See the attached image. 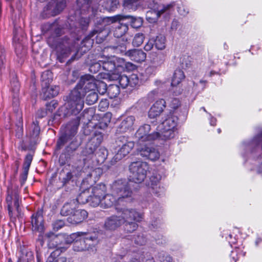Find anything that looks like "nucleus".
Returning <instances> with one entry per match:
<instances>
[{
  "instance_id": "nucleus-1",
  "label": "nucleus",
  "mask_w": 262,
  "mask_h": 262,
  "mask_svg": "<svg viewBox=\"0 0 262 262\" xmlns=\"http://www.w3.org/2000/svg\"><path fill=\"white\" fill-rule=\"evenodd\" d=\"M94 77L90 75L82 76L76 87L72 91L68 102V108L72 114L77 115L84 106L83 98L86 96V103L92 105L97 102L98 94Z\"/></svg>"
},
{
  "instance_id": "nucleus-2",
  "label": "nucleus",
  "mask_w": 262,
  "mask_h": 262,
  "mask_svg": "<svg viewBox=\"0 0 262 262\" xmlns=\"http://www.w3.org/2000/svg\"><path fill=\"white\" fill-rule=\"evenodd\" d=\"M112 190L113 194L106 193L101 199L99 205L101 207L108 208L123 202H131L133 200V192L125 180H118L114 182L112 185Z\"/></svg>"
},
{
  "instance_id": "nucleus-3",
  "label": "nucleus",
  "mask_w": 262,
  "mask_h": 262,
  "mask_svg": "<svg viewBox=\"0 0 262 262\" xmlns=\"http://www.w3.org/2000/svg\"><path fill=\"white\" fill-rule=\"evenodd\" d=\"M82 189L83 190L77 197V201L81 204L89 203L90 205L94 207L99 206L101 199L106 193V185L103 183Z\"/></svg>"
},
{
  "instance_id": "nucleus-4",
  "label": "nucleus",
  "mask_w": 262,
  "mask_h": 262,
  "mask_svg": "<svg viewBox=\"0 0 262 262\" xmlns=\"http://www.w3.org/2000/svg\"><path fill=\"white\" fill-rule=\"evenodd\" d=\"M117 215L125 231L132 232L138 228L137 222L142 219V214L134 208L116 207Z\"/></svg>"
},
{
  "instance_id": "nucleus-5",
  "label": "nucleus",
  "mask_w": 262,
  "mask_h": 262,
  "mask_svg": "<svg viewBox=\"0 0 262 262\" xmlns=\"http://www.w3.org/2000/svg\"><path fill=\"white\" fill-rule=\"evenodd\" d=\"M61 32L60 29H56L55 30L56 36L53 34L49 36L47 39V42L50 47L56 51L58 55L64 57L73 50L74 44L73 40L67 37L59 38V36Z\"/></svg>"
},
{
  "instance_id": "nucleus-6",
  "label": "nucleus",
  "mask_w": 262,
  "mask_h": 262,
  "mask_svg": "<svg viewBox=\"0 0 262 262\" xmlns=\"http://www.w3.org/2000/svg\"><path fill=\"white\" fill-rule=\"evenodd\" d=\"M123 63V59L118 58L116 56H101L97 62L90 67V70L92 71L93 68L99 69L102 67L109 74H117L122 67Z\"/></svg>"
},
{
  "instance_id": "nucleus-7",
  "label": "nucleus",
  "mask_w": 262,
  "mask_h": 262,
  "mask_svg": "<svg viewBox=\"0 0 262 262\" xmlns=\"http://www.w3.org/2000/svg\"><path fill=\"white\" fill-rule=\"evenodd\" d=\"M74 234H77L73 242V250L75 251L81 252L88 250L98 242V236L96 233L79 232Z\"/></svg>"
},
{
  "instance_id": "nucleus-8",
  "label": "nucleus",
  "mask_w": 262,
  "mask_h": 262,
  "mask_svg": "<svg viewBox=\"0 0 262 262\" xmlns=\"http://www.w3.org/2000/svg\"><path fill=\"white\" fill-rule=\"evenodd\" d=\"M176 5V4L174 2L166 5H158L157 7L147 12L146 19L150 23L156 22L161 16L167 19L171 15Z\"/></svg>"
},
{
  "instance_id": "nucleus-9",
  "label": "nucleus",
  "mask_w": 262,
  "mask_h": 262,
  "mask_svg": "<svg viewBox=\"0 0 262 262\" xmlns=\"http://www.w3.org/2000/svg\"><path fill=\"white\" fill-rule=\"evenodd\" d=\"M178 121V117L173 113L162 122L158 126L161 139L166 140L174 137Z\"/></svg>"
},
{
  "instance_id": "nucleus-10",
  "label": "nucleus",
  "mask_w": 262,
  "mask_h": 262,
  "mask_svg": "<svg viewBox=\"0 0 262 262\" xmlns=\"http://www.w3.org/2000/svg\"><path fill=\"white\" fill-rule=\"evenodd\" d=\"M149 166L146 162L137 161L132 162L129 165L130 180L136 183H140L146 177Z\"/></svg>"
},
{
  "instance_id": "nucleus-11",
  "label": "nucleus",
  "mask_w": 262,
  "mask_h": 262,
  "mask_svg": "<svg viewBox=\"0 0 262 262\" xmlns=\"http://www.w3.org/2000/svg\"><path fill=\"white\" fill-rule=\"evenodd\" d=\"M102 140V134L99 132H95L83 149L82 156L91 159L93 158L95 151L99 147Z\"/></svg>"
},
{
  "instance_id": "nucleus-12",
  "label": "nucleus",
  "mask_w": 262,
  "mask_h": 262,
  "mask_svg": "<svg viewBox=\"0 0 262 262\" xmlns=\"http://www.w3.org/2000/svg\"><path fill=\"white\" fill-rule=\"evenodd\" d=\"M116 144L119 147L114 157L116 161H120L127 156L134 147V142L128 141L125 136H121L116 140Z\"/></svg>"
},
{
  "instance_id": "nucleus-13",
  "label": "nucleus",
  "mask_w": 262,
  "mask_h": 262,
  "mask_svg": "<svg viewBox=\"0 0 262 262\" xmlns=\"http://www.w3.org/2000/svg\"><path fill=\"white\" fill-rule=\"evenodd\" d=\"M80 119V117H76L67 124L64 134L57 141V146L58 148H60L65 142L68 140L71 139L77 134Z\"/></svg>"
},
{
  "instance_id": "nucleus-14",
  "label": "nucleus",
  "mask_w": 262,
  "mask_h": 262,
  "mask_svg": "<svg viewBox=\"0 0 262 262\" xmlns=\"http://www.w3.org/2000/svg\"><path fill=\"white\" fill-rule=\"evenodd\" d=\"M150 129V125L147 124L139 127L135 134V136L140 143L152 141L156 139H160L159 132H154L149 133Z\"/></svg>"
},
{
  "instance_id": "nucleus-15",
  "label": "nucleus",
  "mask_w": 262,
  "mask_h": 262,
  "mask_svg": "<svg viewBox=\"0 0 262 262\" xmlns=\"http://www.w3.org/2000/svg\"><path fill=\"white\" fill-rule=\"evenodd\" d=\"M8 204L9 215L11 220H15L16 216L20 215L19 208V196L16 192L10 195L8 194L6 198Z\"/></svg>"
},
{
  "instance_id": "nucleus-16",
  "label": "nucleus",
  "mask_w": 262,
  "mask_h": 262,
  "mask_svg": "<svg viewBox=\"0 0 262 262\" xmlns=\"http://www.w3.org/2000/svg\"><path fill=\"white\" fill-rule=\"evenodd\" d=\"M139 155L152 161H156L160 157L159 151L154 147L146 145L141 146L137 149Z\"/></svg>"
},
{
  "instance_id": "nucleus-17",
  "label": "nucleus",
  "mask_w": 262,
  "mask_h": 262,
  "mask_svg": "<svg viewBox=\"0 0 262 262\" xmlns=\"http://www.w3.org/2000/svg\"><path fill=\"white\" fill-rule=\"evenodd\" d=\"M76 235V234L71 235L61 234L53 235L58 245H59V251L61 252L65 251L68 248L69 245L75 240Z\"/></svg>"
},
{
  "instance_id": "nucleus-18",
  "label": "nucleus",
  "mask_w": 262,
  "mask_h": 262,
  "mask_svg": "<svg viewBox=\"0 0 262 262\" xmlns=\"http://www.w3.org/2000/svg\"><path fill=\"white\" fill-rule=\"evenodd\" d=\"M135 120V117L133 116L123 118L117 128V133H123L133 130Z\"/></svg>"
},
{
  "instance_id": "nucleus-19",
  "label": "nucleus",
  "mask_w": 262,
  "mask_h": 262,
  "mask_svg": "<svg viewBox=\"0 0 262 262\" xmlns=\"http://www.w3.org/2000/svg\"><path fill=\"white\" fill-rule=\"evenodd\" d=\"M102 173V169L100 168L92 169L87 174V177L81 183V188H85L89 185H91L98 179Z\"/></svg>"
},
{
  "instance_id": "nucleus-20",
  "label": "nucleus",
  "mask_w": 262,
  "mask_h": 262,
  "mask_svg": "<svg viewBox=\"0 0 262 262\" xmlns=\"http://www.w3.org/2000/svg\"><path fill=\"white\" fill-rule=\"evenodd\" d=\"M122 225V224L118 215H112L106 218L103 227L105 230L113 231Z\"/></svg>"
},
{
  "instance_id": "nucleus-21",
  "label": "nucleus",
  "mask_w": 262,
  "mask_h": 262,
  "mask_svg": "<svg viewBox=\"0 0 262 262\" xmlns=\"http://www.w3.org/2000/svg\"><path fill=\"white\" fill-rule=\"evenodd\" d=\"M32 225L34 231L41 232L43 231V219L42 210H38L32 216Z\"/></svg>"
},
{
  "instance_id": "nucleus-22",
  "label": "nucleus",
  "mask_w": 262,
  "mask_h": 262,
  "mask_svg": "<svg viewBox=\"0 0 262 262\" xmlns=\"http://www.w3.org/2000/svg\"><path fill=\"white\" fill-rule=\"evenodd\" d=\"M166 102L163 99L157 100L151 107L148 112V117L150 118H155L159 116L165 107Z\"/></svg>"
},
{
  "instance_id": "nucleus-23",
  "label": "nucleus",
  "mask_w": 262,
  "mask_h": 262,
  "mask_svg": "<svg viewBox=\"0 0 262 262\" xmlns=\"http://www.w3.org/2000/svg\"><path fill=\"white\" fill-rule=\"evenodd\" d=\"M87 216L88 213L85 210H77L67 219V221L71 224L76 225L81 223Z\"/></svg>"
},
{
  "instance_id": "nucleus-24",
  "label": "nucleus",
  "mask_w": 262,
  "mask_h": 262,
  "mask_svg": "<svg viewBox=\"0 0 262 262\" xmlns=\"http://www.w3.org/2000/svg\"><path fill=\"white\" fill-rule=\"evenodd\" d=\"M125 55L128 56L132 60L137 62L144 61L146 58V54L139 49L129 50L125 52Z\"/></svg>"
},
{
  "instance_id": "nucleus-25",
  "label": "nucleus",
  "mask_w": 262,
  "mask_h": 262,
  "mask_svg": "<svg viewBox=\"0 0 262 262\" xmlns=\"http://www.w3.org/2000/svg\"><path fill=\"white\" fill-rule=\"evenodd\" d=\"M78 203H80L77 201V198L76 200H73L66 203L61 209V215L62 216H71L74 212Z\"/></svg>"
},
{
  "instance_id": "nucleus-26",
  "label": "nucleus",
  "mask_w": 262,
  "mask_h": 262,
  "mask_svg": "<svg viewBox=\"0 0 262 262\" xmlns=\"http://www.w3.org/2000/svg\"><path fill=\"white\" fill-rule=\"evenodd\" d=\"M161 179V175L156 172H154L152 175L150 177L148 186L153 193L160 192L159 191H157V188L160 189L161 191H163V187H161L160 185V181Z\"/></svg>"
},
{
  "instance_id": "nucleus-27",
  "label": "nucleus",
  "mask_w": 262,
  "mask_h": 262,
  "mask_svg": "<svg viewBox=\"0 0 262 262\" xmlns=\"http://www.w3.org/2000/svg\"><path fill=\"white\" fill-rule=\"evenodd\" d=\"M184 78L185 75L183 71L180 69H177L175 70L172 78L171 85L173 86H177Z\"/></svg>"
},
{
  "instance_id": "nucleus-28",
  "label": "nucleus",
  "mask_w": 262,
  "mask_h": 262,
  "mask_svg": "<svg viewBox=\"0 0 262 262\" xmlns=\"http://www.w3.org/2000/svg\"><path fill=\"white\" fill-rule=\"evenodd\" d=\"M150 61L155 66L161 65L164 61V55L161 53L152 52L150 54Z\"/></svg>"
},
{
  "instance_id": "nucleus-29",
  "label": "nucleus",
  "mask_w": 262,
  "mask_h": 262,
  "mask_svg": "<svg viewBox=\"0 0 262 262\" xmlns=\"http://www.w3.org/2000/svg\"><path fill=\"white\" fill-rule=\"evenodd\" d=\"M128 29V26L125 24L119 23L115 27L114 34L115 37L119 38L124 35Z\"/></svg>"
},
{
  "instance_id": "nucleus-30",
  "label": "nucleus",
  "mask_w": 262,
  "mask_h": 262,
  "mask_svg": "<svg viewBox=\"0 0 262 262\" xmlns=\"http://www.w3.org/2000/svg\"><path fill=\"white\" fill-rule=\"evenodd\" d=\"M107 151L104 147H100L95 151L94 157L96 158L98 163H103L105 160L107 156Z\"/></svg>"
},
{
  "instance_id": "nucleus-31",
  "label": "nucleus",
  "mask_w": 262,
  "mask_h": 262,
  "mask_svg": "<svg viewBox=\"0 0 262 262\" xmlns=\"http://www.w3.org/2000/svg\"><path fill=\"white\" fill-rule=\"evenodd\" d=\"M122 19V16L120 15H116L113 17H106L100 18L101 25L102 26H105L110 25L112 23H115L117 20H121Z\"/></svg>"
},
{
  "instance_id": "nucleus-32",
  "label": "nucleus",
  "mask_w": 262,
  "mask_h": 262,
  "mask_svg": "<svg viewBox=\"0 0 262 262\" xmlns=\"http://www.w3.org/2000/svg\"><path fill=\"white\" fill-rule=\"evenodd\" d=\"M46 89H43V91L47 97H54L57 96L59 93V87L56 85L49 86V85L45 86Z\"/></svg>"
},
{
  "instance_id": "nucleus-33",
  "label": "nucleus",
  "mask_w": 262,
  "mask_h": 262,
  "mask_svg": "<svg viewBox=\"0 0 262 262\" xmlns=\"http://www.w3.org/2000/svg\"><path fill=\"white\" fill-rule=\"evenodd\" d=\"M141 2L140 0H124V7L129 10H136L140 5Z\"/></svg>"
},
{
  "instance_id": "nucleus-34",
  "label": "nucleus",
  "mask_w": 262,
  "mask_h": 262,
  "mask_svg": "<svg viewBox=\"0 0 262 262\" xmlns=\"http://www.w3.org/2000/svg\"><path fill=\"white\" fill-rule=\"evenodd\" d=\"M129 18L130 19V25L134 28H139L142 25V19L141 17H135L130 15L122 16V19Z\"/></svg>"
},
{
  "instance_id": "nucleus-35",
  "label": "nucleus",
  "mask_w": 262,
  "mask_h": 262,
  "mask_svg": "<svg viewBox=\"0 0 262 262\" xmlns=\"http://www.w3.org/2000/svg\"><path fill=\"white\" fill-rule=\"evenodd\" d=\"M107 95L111 99L114 98L120 94V88L116 84H111L107 87Z\"/></svg>"
},
{
  "instance_id": "nucleus-36",
  "label": "nucleus",
  "mask_w": 262,
  "mask_h": 262,
  "mask_svg": "<svg viewBox=\"0 0 262 262\" xmlns=\"http://www.w3.org/2000/svg\"><path fill=\"white\" fill-rule=\"evenodd\" d=\"M166 38L163 35H159L157 36L155 40L156 48L158 50H163L165 48Z\"/></svg>"
},
{
  "instance_id": "nucleus-37",
  "label": "nucleus",
  "mask_w": 262,
  "mask_h": 262,
  "mask_svg": "<svg viewBox=\"0 0 262 262\" xmlns=\"http://www.w3.org/2000/svg\"><path fill=\"white\" fill-rule=\"evenodd\" d=\"M52 80V73L50 71H45L41 76V80L42 85L47 86Z\"/></svg>"
},
{
  "instance_id": "nucleus-38",
  "label": "nucleus",
  "mask_w": 262,
  "mask_h": 262,
  "mask_svg": "<svg viewBox=\"0 0 262 262\" xmlns=\"http://www.w3.org/2000/svg\"><path fill=\"white\" fill-rule=\"evenodd\" d=\"M53 235L54 234L52 233H49L46 234V236L50 238L48 242V247L50 249H56L57 251H59V245H58Z\"/></svg>"
},
{
  "instance_id": "nucleus-39",
  "label": "nucleus",
  "mask_w": 262,
  "mask_h": 262,
  "mask_svg": "<svg viewBox=\"0 0 262 262\" xmlns=\"http://www.w3.org/2000/svg\"><path fill=\"white\" fill-rule=\"evenodd\" d=\"M145 37L143 33H137L133 40L132 44L133 46L138 47L140 46L143 42Z\"/></svg>"
},
{
  "instance_id": "nucleus-40",
  "label": "nucleus",
  "mask_w": 262,
  "mask_h": 262,
  "mask_svg": "<svg viewBox=\"0 0 262 262\" xmlns=\"http://www.w3.org/2000/svg\"><path fill=\"white\" fill-rule=\"evenodd\" d=\"M40 132V127L38 126V122L34 121L33 122L30 128V134L32 138H35L39 135Z\"/></svg>"
},
{
  "instance_id": "nucleus-41",
  "label": "nucleus",
  "mask_w": 262,
  "mask_h": 262,
  "mask_svg": "<svg viewBox=\"0 0 262 262\" xmlns=\"http://www.w3.org/2000/svg\"><path fill=\"white\" fill-rule=\"evenodd\" d=\"M180 63L183 68H189L191 64V58L187 55H184L180 58Z\"/></svg>"
},
{
  "instance_id": "nucleus-42",
  "label": "nucleus",
  "mask_w": 262,
  "mask_h": 262,
  "mask_svg": "<svg viewBox=\"0 0 262 262\" xmlns=\"http://www.w3.org/2000/svg\"><path fill=\"white\" fill-rule=\"evenodd\" d=\"M21 255L20 256V260L24 262H28L33 258V255L31 251H28L25 249L21 251Z\"/></svg>"
},
{
  "instance_id": "nucleus-43",
  "label": "nucleus",
  "mask_w": 262,
  "mask_h": 262,
  "mask_svg": "<svg viewBox=\"0 0 262 262\" xmlns=\"http://www.w3.org/2000/svg\"><path fill=\"white\" fill-rule=\"evenodd\" d=\"M11 91L14 93V99H15L16 101V105H17V99L16 98L17 96L19 90V84L18 81L16 79H14L13 81H11Z\"/></svg>"
},
{
  "instance_id": "nucleus-44",
  "label": "nucleus",
  "mask_w": 262,
  "mask_h": 262,
  "mask_svg": "<svg viewBox=\"0 0 262 262\" xmlns=\"http://www.w3.org/2000/svg\"><path fill=\"white\" fill-rule=\"evenodd\" d=\"M118 41V44L117 46H113V48L116 49L117 52L123 53L126 51V41H124L123 39H119Z\"/></svg>"
},
{
  "instance_id": "nucleus-45",
  "label": "nucleus",
  "mask_w": 262,
  "mask_h": 262,
  "mask_svg": "<svg viewBox=\"0 0 262 262\" xmlns=\"http://www.w3.org/2000/svg\"><path fill=\"white\" fill-rule=\"evenodd\" d=\"M96 88H97V91L100 94L103 95L107 92V88L105 83L102 81H96Z\"/></svg>"
},
{
  "instance_id": "nucleus-46",
  "label": "nucleus",
  "mask_w": 262,
  "mask_h": 262,
  "mask_svg": "<svg viewBox=\"0 0 262 262\" xmlns=\"http://www.w3.org/2000/svg\"><path fill=\"white\" fill-rule=\"evenodd\" d=\"M159 260L161 262H171L172 257L164 252H160L158 253Z\"/></svg>"
},
{
  "instance_id": "nucleus-47",
  "label": "nucleus",
  "mask_w": 262,
  "mask_h": 262,
  "mask_svg": "<svg viewBox=\"0 0 262 262\" xmlns=\"http://www.w3.org/2000/svg\"><path fill=\"white\" fill-rule=\"evenodd\" d=\"M65 225L64 222L61 220H56L52 223L53 229L55 231L62 228Z\"/></svg>"
},
{
  "instance_id": "nucleus-48",
  "label": "nucleus",
  "mask_w": 262,
  "mask_h": 262,
  "mask_svg": "<svg viewBox=\"0 0 262 262\" xmlns=\"http://www.w3.org/2000/svg\"><path fill=\"white\" fill-rule=\"evenodd\" d=\"M33 159V156L31 154H28L25 158V162L23 166V169L28 170L29 169L30 165L31 164Z\"/></svg>"
},
{
  "instance_id": "nucleus-49",
  "label": "nucleus",
  "mask_w": 262,
  "mask_h": 262,
  "mask_svg": "<svg viewBox=\"0 0 262 262\" xmlns=\"http://www.w3.org/2000/svg\"><path fill=\"white\" fill-rule=\"evenodd\" d=\"M128 77L125 75H122L119 79V83L121 86L123 88H126L129 85V81Z\"/></svg>"
},
{
  "instance_id": "nucleus-50",
  "label": "nucleus",
  "mask_w": 262,
  "mask_h": 262,
  "mask_svg": "<svg viewBox=\"0 0 262 262\" xmlns=\"http://www.w3.org/2000/svg\"><path fill=\"white\" fill-rule=\"evenodd\" d=\"M65 7V3L63 1L58 2L56 5L55 9L53 12V15H56L61 12Z\"/></svg>"
},
{
  "instance_id": "nucleus-51",
  "label": "nucleus",
  "mask_w": 262,
  "mask_h": 262,
  "mask_svg": "<svg viewBox=\"0 0 262 262\" xmlns=\"http://www.w3.org/2000/svg\"><path fill=\"white\" fill-rule=\"evenodd\" d=\"M137 103L141 106V107H146L150 105L151 102L149 101L148 99L146 97V96H145L143 98H141L140 99L138 102Z\"/></svg>"
},
{
  "instance_id": "nucleus-52",
  "label": "nucleus",
  "mask_w": 262,
  "mask_h": 262,
  "mask_svg": "<svg viewBox=\"0 0 262 262\" xmlns=\"http://www.w3.org/2000/svg\"><path fill=\"white\" fill-rule=\"evenodd\" d=\"M128 78V81H129V85L131 87H134L138 84L139 79L136 75H132Z\"/></svg>"
},
{
  "instance_id": "nucleus-53",
  "label": "nucleus",
  "mask_w": 262,
  "mask_h": 262,
  "mask_svg": "<svg viewBox=\"0 0 262 262\" xmlns=\"http://www.w3.org/2000/svg\"><path fill=\"white\" fill-rule=\"evenodd\" d=\"M158 91L157 90H154L149 92L146 96L149 101L152 103L158 96Z\"/></svg>"
},
{
  "instance_id": "nucleus-54",
  "label": "nucleus",
  "mask_w": 262,
  "mask_h": 262,
  "mask_svg": "<svg viewBox=\"0 0 262 262\" xmlns=\"http://www.w3.org/2000/svg\"><path fill=\"white\" fill-rule=\"evenodd\" d=\"M140 262H155V261L150 254L146 253L145 254H141Z\"/></svg>"
},
{
  "instance_id": "nucleus-55",
  "label": "nucleus",
  "mask_w": 262,
  "mask_h": 262,
  "mask_svg": "<svg viewBox=\"0 0 262 262\" xmlns=\"http://www.w3.org/2000/svg\"><path fill=\"white\" fill-rule=\"evenodd\" d=\"M135 243L139 245H143L145 244L146 241L143 235H138L134 237Z\"/></svg>"
},
{
  "instance_id": "nucleus-56",
  "label": "nucleus",
  "mask_w": 262,
  "mask_h": 262,
  "mask_svg": "<svg viewBox=\"0 0 262 262\" xmlns=\"http://www.w3.org/2000/svg\"><path fill=\"white\" fill-rule=\"evenodd\" d=\"M177 5H178V11L180 14L185 15L188 13V9L187 7L182 4L181 6H180L179 4H177Z\"/></svg>"
},
{
  "instance_id": "nucleus-57",
  "label": "nucleus",
  "mask_w": 262,
  "mask_h": 262,
  "mask_svg": "<svg viewBox=\"0 0 262 262\" xmlns=\"http://www.w3.org/2000/svg\"><path fill=\"white\" fill-rule=\"evenodd\" d=\"M46 262H67V258L65 257H59L57 259H55L52 256H50L48 258Z\"/></svg>"
},
{
  "instance_id": "nucleus-58",
  "label": "nucleus",
  "mask_w": 262,
  "mask_h": 262,
  "mask_svg": "<svg viewBox=\"0 0 262 262\" xmlns=\"http://www.w3.org/2000/svg\"><path fill=\"white\" fill-rule=\"evenodd\" d=\"M73 176L71 172H68L63 177L61 178V181L63 183V185H66L68 183L72 178Z\"/></svg>"
},
{
  "instance_id": "nucleus-59",
  "label": "nucleus",
  "mask_w": 262,
  "mask_h": 262,
  "mask_svg": "<svg viewBox=\"0 0 262 262\" xmlns=\"http://www.w3.org/2000/svg\"><path fill=\"white\" fill-rule=\"evenodd\" d=\"M180 105V102L179 99L177 98L172 99L171 101L170 106L173 110L177 109Z\"/></svg>"
},
{
  "instance_id": "nucleus-60",
  "label": "nucleus",
  "mask_w": 262,
  "mask_h": 262,
  "mask_svg": "<svg viewBox=\"0 0 262 262\" xmlns=\"http://www.w3.org/2000/svg\"><path fill=\"white\" fill-rule=\"evenodd\" d=\"M5 51L4 49L0 50V69L3 68L4 62L6 61Z\"/></svg>"
},
{
  "instance_id": "nucleus-61",
  "label": "nucleus",
  "mask_w": 262,
  "mask_h": 262,
  "mask_svg": "<svg viewBox=\"0 0 262 262\" xmlns=\"http://www.w3.org/2000/svg\"><path fill=\"white\" fill-rule=\"evenodd\" d=\"M28 171V170L23 169V172L22 173L20 177V182L21 185H23L25 184L26 181L27 180Z\"/></svg>"
},
{
  "instance_id": "nucleus-62",
  "label": "nucleus",
  "mask_w": 262,
  "mask_h": 262,
  "mask_svg": "<svg viewBox=\"0 0 262 262\" xmlns=\"http://www.w3.org/2000/svg\"><path fill=\"white\" fill-rule=\"evenodd\" d=\"M238 251L239 249H236L231 252L230 256L234 262H236L239 258V256L238 255Z\"/></svg>"
},
{
  "instance_id": "nucleus-63",
  "label": "nucleus",
  "mask_w": 262,
  "mask_h": 262,
  "mask_svg": "<svg viewBox=\"0 0 262 262\" xmlns=\"http://www.w3.org/2000/svg\"><path fill=\"white\" fill-rule=\"evenodd\" d=\"M154 46V41L152 40H149L145 45L144 46V50L146 51H150Z\"/></svg>"
},
{
  "instance_id": "nucleus-64",
  "label": "nucleus",
  "mask_w": 262,
  "mask_h": 262,
  "mask_svg": "<svg viewBox=\"0 0 262 262\" xmlns=\"http://www.w3.org/2000/svg\"><path fill=\"white\" fill-rule=\"evenodd\" d=\"M138 258L141 259V252H138L136 254L133 256L129 262H139Z\"/></svg>"
}]
</instances>
